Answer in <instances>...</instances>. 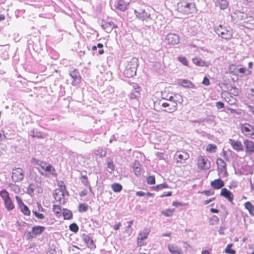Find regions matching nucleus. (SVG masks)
I'll list each match as a JSON object with an SVG mask.
<instances>
[{
	"label": "nucleus",
	"mask_w": 254,
	"mask_h": 254,
	"mask_svg": "<svg viewBox=\"0 0 254 254\" xmlns=\"http://www.w3.org/2000/svg\"><path fill=\"white\" fill-rule=\"evenodd\" d=\"M146 182L148 185H154L155 184V178L154 176H149L146 178Z\"/></svg>",
	"instance_id": "48"
},
{
	"label": "nucleus",
	"mask_w": 254,
	"mask_h": 254,
	"mask_svg": "<svg viewBox=\"0 0 254 254\" xmlns=\"http://www.w3.org/2000/svg\"><path fill=\"white\" fill-rule=\"evenodd\" d=\"M133 171L134 172V175L137 177L139 176L142 172V170L140 168V167L133 169Z\"/></svg>",
	"instance_id": "54"
},
{
	"label": "nucleus",
	"mask_w": 254,
	"mask_h": 254,
	"mask_svg": "<svg viewBox=\"0 0 254 254\" xmlns=\"http://www.w3.org/2000/svg\"><path fill=\"white\" fill-rule=\"evenodd\" d=\"M83 240L84 242L87 244L88 248H90V249L96 248V245L94 243L93 240L89 236L84 234L83 236Z\"/></svg>",
	"instance_id": "21"
},
{
	"label": "nucleus",
	"mask_w": 254,
	"mask_h": 254,
	"mask_svg": "<svg viewBox=\"0 0 254 254\" xmlns=\"http://www.w3.org/2000/svg\"><path fill=\"white\" fill-rule=\"evenodd\" d=\"M241 131L248 137L254 139V127L249 124H245L241 126Z\"/></svg>",
	"instance_id": "5"
},
{
	"label": "nucleus",
	"mask_w": 254,
	"mask_h": 254,
	"mask_svg": "<svg viewBox=\"0 0 254 254\" xmlns=\"http://www.w3.org/2000/svg\"><path fill=\"white\" fill-rule=\"evenodd\" d=\"M220 195L224 197L230 202H232L234 199L233 194L226 188L221 189Z\"/></svg>",
	"instance_id": "18"
},
{
	"label": "nucleus",
	"mask_w": 254,
	"mask_h": 254,
	"mask_svg": "<svg viewBox=\"0 0 254 254\" xmlns=\"http://www.w3.org/2000/svg\"><path fill=\"white\" fill-rule=\"evenodd\" d=\"M15 199H16V202L18 204V207L20 208L22 206H23L24 203L23 202L21 198L18 196H15Z\"/></svg>",
	"instance_id": "56"
},
{
	"label": "nucleus",
	"mask_w": 254,
	"mask_h": 254,
	"mask_svg": "<svg viewBox=\"0 0 254 254\" xmlns=\"http://www.w3.org/2000/svg\"><path fill=\"white\" fill-rule=\"evenodd\" d=\"M244 144L247 155H250L254 153V142L246 139L244 140Z\"/></svg>",
	"instance_id": "10"
},
{
	"label": "nucleus",
	"mask_w": 254,
	"mask_h": 254,
	"mask_svg": "<svg viewBox=\"0 0 254 254\" xmlns=\"http://www.w3.org/2000/svg\"><path fill=\"white\" fill-rule=\"evenodd\" d=\"M239 65H236L234 64H230L228 67L229 72L231 74H233L234 75H238V68Z\"/></svg>",
	"instance_id": "31"
},
{
	"label": "nucleus",
	"mask_w": 254,
	"mask_h": 254,
	"mask_svg": "<svg viewBox=\"0 0 254 254\" xmlns=\"http://www.w3.org/2000/svg\"><path fill=\"white\" fill-rule=\"evenodd\" d=\"M178 61L181 63L183 64L188 66V61L186 57L183 56H179L178 57Z\"/></svg>",
	"instance_id": "49"
},
{
	"label": "nucleus",
	"mask_w": 254,
	"mask_h": 254,
	"mask_svg": "<svg viewBox=\"0 0 254 254\" xmlns=\"http://www.w3.org/2000/svg\"><path fill=\"white\" fill-rule=\"evenodd\" d=\"M218 175L221 177H225L228 176V173L227 172L226 167L223 168L217 169Z\"/></svg>",
	"instance_id": "41"
},
{
	"label": "nucleus",
	"mask_w": 254,
	"mask_h": 254,
	"mask_svg": "<svg viewBox=\"0 0 254 254\" xmlns=\"http://www.w3.org/2000/svg\"><path fill=\"white\" fill-rule=\"evenodd\" d=\"M69 229L74 233H77L79 230V227L76 223H72L69 225Z\"/></svg>",
	"instance_id": "45"
},
{
	"label": "nucleus",
	"mask_w": 254,
	"mask_h": 254,
	"mask_svg": "<svg viewBox=\"0 0 254 254\" xmlns=\"http://www.w3.org/2000/svg\"><path fill=\"white\" fill-rule=\"evenodd\" d=\"M39 172L43 176L47 177L49 174H55V168L50 164H48L45 167V171H42L39 168H37Z\"/></svg>",
	"instance_id": "16"
},
{
	"label": "nucleus",
	"mask_w": 254,
	"mask_h": 254,
	"mask_svg": "<svg viewBox=\"0 0 254 254\" xmlns=\"http://www.w3.org/2000/svg\"><path fill=\"white\" fill-rule=\"evenodd\" d=\"M172 195V192L171 191L166 192L164 191L163 193L160 196V197H164L165 196H170Z\"/></svg>",
	"instance_id": "60"
},
{
	"label": "nucleus",
	"mask_w": 254,
	"mask_h": 254,
	"mask_svg": "<svg viewBox=\"0 0 254 254\" xmlns=\"http://www.w3.org/2000/svg\"><path fill=\"white\" fill-rule=\"evenodd\" d=\"M35 190V186L33 184H30L28 189L27 191L29 194L31 195L33 194Z\"/></svg>",
	"instance_id": "53"
},
{
	"label": "nucleus",
	"mask_w": 254,
	"mask_h": 254,
	"mask_svg": "<svg viewBox=\"0 0 254 254\" xmlns=\"http://www.w3.org/2000/svg\"><path fill=\"white\" fill-rule=\"evenodd\" d=\"M177 162L182 163L189 158V154L185 151H178L175 155Z\"/></svg>",
	"instance_id": "14"
},
{
	"label": "nucleus",
	"mask_w": 254,
	"mask_h": 254,
	"mask_svg": "<svg viewBox=\"0 0 254 254\" xmlns=\"http://www.w3.org/2000/svg\"><path fill=\"white\" fill-rule=\"evenodd\" d=\"M149 233V230L148 229H144L143 232H141L139 233V238L138 239L141 240H144L147 238L148 235Z\"/></svg>",
	"instance_id": "34"
},
{
	"label": "nucleus",
	"mask_w": 254,
	"mask_h": 254,
	"mask_svg": "<svg viewBox=\"0 0 254 254\" xmlns=\"http://www.w3.org/2000/svg\"><path fill=\"white\" fill-rule=\"evenodd\" d=\"M19 209L24 215L27 216H29L30 215V211L28 207L25 204Z\"/></svg>",
	"instance_id": "43"
},
{
	"label": "nucleus",
	"mask_w": 254,
	"mask_h": 254,
	"mask_svg": "<svg viewBox=\"0 0 254 254\" xmlns=\"http://www.w3.org/2000/svg\"><path fill=\"white\" fill-rule=\"evenodd\" d=\"M228 143L232 146L233 149L237 152H241L244 150V146L241 141L239 140L229 139Z\"/></svg>",
	"instance_id": "12"
},
{
	"label": "nucleus",
	"mask_w": 254,
	"mask_h": 254,
	"mask_svg": "<svg viewBox=\"0 0 254 254\" xmlns=\"http://www.w3.org/2000/svg\"><path fill=\"white\" fill-rule=\"evenodd\" d=\"M62 214L64 219L69 220L72 218V212L67 209H64Z\"/></svg>",
	"instance_id": "32"
},
{
	"label": "nucleus",
	"mask_w": 254,
	"mask_h": 254,
	"mask_svg": "<svg viewBox=\"0 0 254 254\" xmlns=\"http://www.w3.org/2000/svg\"><path fill=\"white\" fill-rule=\"evenodd\" d=\"M237 72L238 75H236V76L243 77L245 75V73L247 72V69L246 67H239L238 66Z\"/></svg>",
	"instance_id": "42"
},
{
	"label": "nucleus",
	"mask_w": 254,
	"mask_h": 254,
	"mask_svg": "<svg viewBox=\"0 0 254 254\" xmlns=\"http://www.w3.org/2000/svg\"><path fill=\"white\" fill-rule=\"evenodd\" d=\"M9 187L10 188L11 190L14 191L15 193H18L20 191V189L17 185L13 184H9Z\"/></svg>",
	"instance_id": "50"
},
{
	"label": "nucleus",
	"mask_w": 254,
	"mask_h": 254,
	"mask_svg": "<svg viewBox=\"0 0 254 254\" xmlns=\"http://www.w3.org/2000/svg\"><path fill=\"white\" fill-rule=\"evenodd\" d=\"M24 177L23 171L22 169L15 168L13 169L11 179L13 182H19L21 181Z\"/></svg>",
	"instance_id": "7"
},
{
	"label": "nucleus",
	"mask_w": 254,
	"mask_h": 254,
	"mask_svg": "<svg viewBox=\"0 0 254 254\" xmlns=\"http://www.w3.org/2000/svg\"><path fill=\"white\" fill-rule=\"evenodd\" d=\"M80 180L82 184L85 187L89 186L90 183L88 181L87 176L86 175H81Z\"/></svg>",
	"instance_id": "39"
},
{
	"label": "nucleus",
	"mask_w": 254,
	"mask_h": 254,
	"mask_svg": "<svg viewBox=\"0 0 254 254\" xmlns=\"http://www.w3.org/2000/svg\"><path fill=\"white\" fill-rule=\"evenodd\" d=\"M134 13L137 18L142 21H147V20L150 18V14L145 9L141 8L134 9Z\"/></svg>",
	"instance_id": "8"
},
{
	"label": "nucleus",
	"mask_w": 254,
	"mask_h": 254,
	"mask_svg": "<svg viewBox=\"0 0 254 254\" xmlns=\"http://www.w3.org/2000/svg\"><path fill=\"white\" fill-rule=\"evenodd\" d=\"M101 26L108 33H111L114 28L117 27V25L112 21H103Z\"/></svg>",
	"instance_id": "15"
},
{
	"label": "nucleus",
	"mask_w": 254,
	"mask_h": 254,
	"mask_svg": "<svg viewBox=\"0 0 254 254\" xmlns=\"http://www.w3.org/2000/svg\"><path fill=\"white\" fill-rule=\"evenodd\" d=\"M232 244H228L225 250V252L228 254H236V251L232 249Z\"/></svg>",
	"instance_id": "46"
},
{
	"label": "nucleus",
	"mask_w": 254,
	"mask_h": 254,
	"mask_svg": "<svg viewBox=\"0 0 254 254\" xmlns=\"http://www.w3.org/2000/svg\"><path fill=\"white\" fill-rule=\"evenodd\" d=\"M177 105L175 102H169V108L168 110L164 109V112H167L168 113H173L177 110Z\"/></svg>",
	"instance_id": "29"
},
{
	"label": "nucleus",
	"mask_w": 254,
	"mask_h": 254,
	"mask_svg": "<svg viewBox=\"0 0 254 254\" xmlns=\"http://www.w3.org/2000/svg\"><path fill=\"white\" fill-rule=\"evenodd\" d=\"M138 66V59L136 58H132L130 61L127 62L126 64L124 74L127 77H132L136 75Z\"/></svg>",
	"instance_id": "1"
},
{
	"label": "nucleus",
	"mask_w": 254,
	"mask_h": 254,
	"mask_svg": "<svg viewBox=\"0 0 254 254\" xmlns=\"http://www.w3.org/2000/svg\"><path fill=\"white\" fill-rule=\"evenodd\" d=\"M207 159L200 156L198 160V166L200 169H204L206 167Z\"/></svg>",
	"instance_id": "27"
},
{
	"label": "nucleus",
	"mask_w": 254,
	"mask_h": 254,
	"mask_svg": "<svg viewBox=\"0 0 254 254\" xmlns=\"http://www.w3.org/2000/svg\"><path fill=\"white\" fill-rule=\"evenodd\" d=\"M34 133H35V137L38 138H44L47 136L46 133L40 132L36 128L34 129Z\"/></svg>",
	"instance_id": "35"
},
{
	"label": "nucleus",
	"mask_w": 254,
	"mask_h": 254,
	"mask_svg": "<svg viewBox=\"0 0 254 254\" xmlns=\"http://www.w3.org/2000/svg\"><path fill=\"white\" fill-rule=\"evenodd\" d=\"M245 208L249 211L250 214L254 215V206L249 201H247L244 204Z\"/></svg>",
	"instance_id": "33"
},
{
	"label": "nucleus",
	"mask_w": 254,
	"mask_h": 254,
	"mask_svg": "<svg viewBox=\"0 0 254 254\" xmlns=\"http://www.w3.org/2000/svg\"><path fill=\"white\" fill-rule=\"evenodd\" d=\"M115 170V166L112 159L108 158L107 159V171L112 173Z\"/></svg>",
	"instance_id": "26"
},
{
	"label": "nucleus",
	"mask_w": 254,
	"mask_h": 254,
	"mask_svg": "<svg viewBox=\"0 0 254 254\" xmlns=\"http://www.w3.org/2000/svg\"><path fill=\"white\" fill-rule=\"evenodd\" d=\"M139 167H140V163L139 161L137 160H135L132 164V169H133L134 168H138Z\"/></svg>",
	"instance_id": "61"
},
{
	"label": "nucleus",
	"mask_w": 254,
	"mask_h": 254,
	"mask_svg": "<svg viewBox=\"0 0 254 254\" xmlns=\"http://www.w3.org/2000/svg\"><path fill=\"white\" fill-rule=\"evenodd\" d=\"M141 88L137 85L134 86L133 89L129 94V97L131 99L137 100L140 96Z\"/></svg>",
	"instance_id": "17"
},
{
	"label": "nucleus",
	"mask_w": 254,
	"mask_h": 254,
	"mask_svg": "<svg viewBox=\"0 0 254 254\" xmlns=\"http://www.w3.org/2000/svg\"><path fill=\"white\" fill-rule=\"evenodd\" d=\"M177 8L179 12L185 14L193 13L196 9L194 4L187 0H182L177 4Z\"/></svg>",
	"instance_id": "2"
},
{
	"label": "nucleus",
	"mask_w": 254,
	"mask_h": 254,
	"mask_svg": "<svg viewBox=\"0 0 254 254\" xmlns=\"http://www.w3.org/2000/svg\"><path fill=\"white\" fill-rule=\"evenodd\" d=\"M180 38L176 34L169 33L165 38V42L169 45H176L179 43Z\"/></svg>",
	"instance_id": "9"
},
{
	"label": "nucleus",
	"mask_w": 254,
	"mask_h": 254,
	"mask_svg": "<svg viewBox=\"0 0 254 254\" xmlns=\"http://www.w3.org/2000/svg\"><path fill=\"white\" fill-rule=\"evenodd\" d=\"M0 196L3 200L5 207L8 211H11L14 208V203L6 190L3 189L0 191Z\"/></svg>",
	"instance_id": "4"
},
{
	"label": "nucleus",
	"mask_w": 254,
	"mask_h": 254,
	"mask_svg": "<svg viewBox=\"0 0 254 254\" xmlns=\"http://www.w3.org/2000/svg\"><path fill=\"white\" fill-rule=\"evenodd\" d=\"M168 248L172 254H183L181 249L178 247L176 245L169 244L168 246Z\"/></svg>",
	"instance_id": "22"
},
{
	"label": "nucleus",
	"mask_w": 254,
	"mask_h": 254,
	"mask_svg": "<svg viewBox=\"0 0 254 254\" xmlns=\"http://www.w3.org/2000/svg\"><path fill=\"white\" fill-rule=\"evenodd\" d=\"M202 193L207 196H209L213 195L214 194V191L211 190H204Z\"/></svg>",
	"instance_id": "63"
},
{
	"label": "nucleus",
	"mask_w": 254,
	"mask_h": 254,
	"mask_svg": "<svg viewBox=\"0 0 254 254\" xmlns=\"http://www.w3.org/2000/svg\"><path fill=\"white\" fill-rule=\"evenodd\" d=\"M53 196L55 200L60 204L64 203V193L63 189L56 190L53 193Z\"/></svg>",
	"instance_id": "11"
},
{
	"label": "nucleus",
	"mask_w": 254,
	"mask_h": 254,
	"mask_svg": "<svg viewBox=\"0 0 254 254\" xmlns=\"http://www.w3.org/2000/svg\"><path fill=\"white\" fill-rule=\"evenodd\" d=\"M6 134V133L5 134L4 133L3 131H2V130L0 131V141H1L4 139L7 138Z\"/></svg>",
	"instance_id": "62"
},
{
	"label": "nucleus",
	"mask_w": 254,
	"mask_h": 254,
	"mask_svg": "<svg viewBox=\"0 0 254 254\" xmlns=\"http://www.w3.org/2000/svg\"><path fill=\"white\" fill-rule=\"evenodd\" d=\"M88 208V205L86 203H80L78 206V211L80 212H86Z\"/></svg>",
	"instance_id": "44"
},
{
	"label": "nucleus",
	"mask_w": 254,
	"mask_h": 254,
	"mask_svg": "<svg viewBox=\"0 0 254 254\" xmlns=\"http://www.w3.org/2000/svg\"><path fill=\"white\" fill-rule=\"evenodd\" d=\"M169 188V186L166 183H164L163 184L157 185L155 186H152L151 187V189L153 190L159 191L160 190Z\"/></svg>",
	"instance_id": "28"
},
{
	"label": "nucleus",
	"mask_w": 254,
	"mask_h": 254,
	"mask_svg": "<svg viewBox=\"0 0 254 254\" xmlns=\"http://www.w3.org/2000/svg\"><path fill=\"white\" fill-rule=\"evenodd\" d=\"M216 145L214 144H209L206 147V151L209 152H216Z\"/></svg>",
	"instance_id": "47"
},
{
	"label": "nucleus",
	"mask_w": 254,
	"mask_h": 254,
	"mask_svg": "<svg viewBox=\"0 0 254 254\" xmlns=\"http://www.w3.org/2000/svg\"><path fill=\"white\" fill-rule=\"evenodd\" d=\"M214 31L219 37L226 40L231 39L233 37V30L230 27L220 24L214 27Z\"/></svg>",
	"instance_id": "3"
},
{
	"label": "nucleus",
	"mask_w": 254,
	"mask_h": 254,
	"mask_svg": "<svg viewBox=\"0 0 254 254\" xmlns=\"http://www.w3.org/2000/svg\"><path fill=\"white\" fill-rule=\"evenodd\" d=\"M174 97H175V99H177V101H175V102L176 103H178V102L181 103L183 101L182 96L180 94H174Z\"/></svg>",
	"instance_id": "57"
},
{
	"label": "nucleus",
	"mask_w": 254,
	"mask_h": 254,
	"mask_svg": "<svg viewBox=\"0 0 254 254\" xmlns=\"http://www.w3.org/2000/svg\"><path fill=\"white\" fill-rule=\"evenodd\" d=\"M174 209H167L162 211L161 214L167 217L172 216L174 212Z\"/></svg>",
	"instance_id": "40"
},
{
	"label": "nucleus",
	"mask_w": 254,
	"mask_h": 254,
	"mask_svg": "<svg viewBox=\"0 0 254 254\" xmlns=\"http://www.w3.org/2000/svg\"><path fill=\"white\" fill-rule=\"evenodd\" d=\"M192 62L194 64L199 66H206V62L199 58H194L192 59Z\"/></svg>",
	"instance_id": "30"
},
{
	"label": "nucleus",
	"mask_w": 254,
	"mask_h": 254,
	"mask_svg": "<svg viewBox=\"0 0 254 254\" xmlns=\"http://www.w3.org/2000/svg\"><path fill=\"white\" fill-rule=\"evenodd\" d=\"M224 182L221 179H217L212 181L210 183L211 187L214 189L218 190L224 186Z\"/></svg>",
	"instance_id": "19"
},
{
	"label": "nucleus",
	"mask_w": 254,
	"mask_h": 254,
	"mask_svg": "<svg viewBox=\"0 0 254 254\" xmlns=\"http://www.w3.org/2000/svg\"><path fill=\"white\" fill-rule=\"evenodd\" d=\"M69 75L72 78L71 84L76 86L79 84L81 80V77L77 69H72L69 71Z\"/></svg>",
	"instance_id": "6"
},
{
	"label": "nucleus",
	"mask_w": 254,
	"mask_h": 254,
	"mask_svg": "<svg viewBox=\"0 0 254 254\" xmlns=\"http://www.w3.org/2000/svg\"><path fill=\"white\" fill-rule=\"evenodd\" d=\"M244 22L246 24V27L249 29H254V18L252 16H246L244 19Z\"/></svg>",
	"instance_id": "23"
},
{
	"label": "nucleus",
	"mask_w": 254,
	"mask_h": 254,
	"mask_svg": "<svg viewBox=\"0 0 254 254\" xmlns=\"http://www.w3.org/2000/svg\"><path fill=\"white\" fill-rule=\"evenodd\" d=\"M162 98L167 100L169 102H175L177 100L175 99L174 95L170 96L168 99L167 97H162Z\"/></svg>",
	"instance_id": "59"
},
{
	"label": "nucleus",
	"mask_w": 254,
	"mask_h": 254,
	"mask_svg": "<svg viewBox=\"0 0 254 254\" xmlns=\"http://www.w3.org/2000/svg\"><path fill=\"white\" fill-rule=\"evenodd\" d=\"M45 229V227L41 226H35L32 228V233L35 236L41 234Z\"/></svg>",
	"instance_id": "24"
},
{
	"label": "nucleus",
	"mask_w": 254,
	"mask_h": 254,
	"mask_svg": "<svg viewBox=\"0 0 254 254\" xmlns=\"http://www.w3.org/2000/svg\"><path fill=\"white\" fill-rule=\"evenodd\" d=\"M32 212L33 213V214L34 215V216L39 219H43L44 218V215L42 214V213H38L37 211H35V210H33L32 211Z\"/></svg>",
	"instance_id": "52"
},
{
	"label": "nucleus",
	"mask_w": 254,
	"mask_h": 254,
	"mask_svg": "<svg viewBox=\"0 0 254 254\" xmlns=\"http://www.w3.org/2000/svg\"><path fill=\"white\" fill-rule=\"evenodd\" d=\"M202 83L204 85L208 86L210 84V81L207 77H204Z\"/></svg>",
	"instance_id": "64"
},
{
	"label": "nucleus",
	"mask_w": 254,
	"mask_h": 254,
	"mask_svg": "<svg viewBox=\"0 0 254 254\" xmlns=\"http://www.w3.org/2000/svg\"><path fill=\"white\" fill-rule=\"evenodd\" d=\"M216 107L218 110L221 109L224 107V104L220 101L217 102L216 103Z\"/></svg>",
	"instance_id": "58"
},
{
	"label": "nucleus",
	"mask_w": 254,
	"mask_h": 254,
	"mask_svg": "<svg viewBox=\"0 0 254 254\" xmlns=\"http://www.w3.org/2000/svg\"><path fill=\"white\" fill-rule=\"evenodd\" d=\"M219 221V218L216 215H213L210 220V223L211 225H214Z\"/></svg>",
	"instance_id": "51"
},
{
	"label": "nucleus",
	"mask_w": 254,
	"mask_h": 254,
	"mask_svg": "<svg viewBox=\"0 0 254 254\" xmlns=\"http://www.w3.org/2000/svg\"><path fill=\"white\" fill-rule=\"evenodd\" d=\"M215 5L221 9L224 10L228 7V2L227 0H216Z\"/></svg>",
	"instance_id": "25"
},
{
	"label": "nucleus",
	"mask_w": 254,
	"mask_h": 254,
	"mask_svg": "<svg viewBox=\"0 0 254 254\" xmlns=\"http://www.w3.org/2000/svg\"><path fill=\"white\" fill-rule=\"evenodd\" d=\"M42 161L37 159L35 158H32L31 160V163L33 165L40 166L41 164Z\"/></svg>",
	"instance_id": "55"
},
{
	"label": "nucleus",
	"mask_w": 254,
	"mask_h": 254,
	"mask_svg": "<svg viewBox=\"0 0 254 254\" xmlns=\"http://www.w3.org/2000/svg\"><path fill=\"white\" fill-rule=\"evenodd\" d=\"M129 0H117L115 3V6L116 8L124 11L127 9V7L129 4Z\"/></svg>",
	"instance_id": "13"
},
{
	"label": "nucleus",
	"mask_w": 254,
	"mask_h": 254,
	"mask_svg": "<svg viewBox=\"0 0 254 254\" xmlns=\"http://www.w3.org/2000/svg\"><path fill=\"white\" fill-rule=\"evenodd\" d=\"M53 211L55 212L57 216H60L62 214V209L61 207L58 205H53Z\"/></svg>",
	"instance_id": "36"
},
{
	"label": "nucleus",
	"mask_w": 254,
	"mask_h": 254,
	"mask_svg": "<svg viewBox=\"0 0 254 254\" xmlns=\"http://www.w3.org/2000/svg\"><path fill=\"white\" fill-rule=\"evenodd\" d=\"M178 83L185 88H195V85L190 81L185 79H180Z\"/></svg>",
	"instance_id": "20"
},
{
	"label": "nucleus",
	"mask_w": 254,
	"mask_h": 254,
	"mask_svg": "<svg viewBox=\"0 0 254 254\" xmlns=\"http://www.w3.org/2000/svg\"><path fill=\"white\" fill-rule=\"evenodd\" d=\"M112 188L114 192H119L122 190L123 187L120 184L114 183L112 186Z\"/></svg>",
	"instance_id": "38"
},
{
	"label": "nucleus",
	"mask_w": 254,
	"mask_h": 254,
	"mask_svg": "<svg viewBox=\"0 0 254 254\" xmlns=\"http://www.w3.org/2000/svg\"><path fill=\"white\" fill-rule=\"evenodd\" d=\"M216 164L217 165V169H224V168L226 167V163L222 158H218L216 161Z\"/></svg>",
	"instance_id": "37"
}]
</instances>
